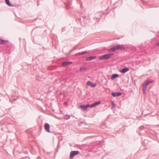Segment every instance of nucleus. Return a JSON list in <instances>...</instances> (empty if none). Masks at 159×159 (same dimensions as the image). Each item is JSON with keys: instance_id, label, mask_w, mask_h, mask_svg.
<instances>
[{"instance_id": "obj_4", "label": "nucleus", "mask_w": 159, "mask_h": 159, "mask_svg": "<svg viewBox=\"0 0 159 159\" xmlns=\"http://www.w3.org/2000/svg\"><path fill=\"white\" fill-rule=\"evenodd\" d=\"M50 126L49 125L48 123H45L44 125V129L48 133H51L50 130Z\"/></svg>"}, {"instance_id": "obj_1", "label": "nucleus", "mask_w": 159, "mask_h": 159, "mask_svg": "<svg viewBox=\"0 0 159 159\" xmlns=\"http://www.w3.org/2000/svg\"><path fill=\"white\" fill-rule=\"evenodd\" d=\"M114 55V53H110L108 54H105L103 56H100L99 59L100 60H104L109 59L112 56H113Z\"/></svg>"}, {"instance_id": "obj_7", "label": "nucleus", "mask_w": 159, "mask_h": 159, "mask_svg": "<svg viewBox=\"0 0 159 159\" xmlns=\"http://www.w3.org/2000/svg\"><path fill=\"white\" fill-rule=\"evenodd\" d=\"M113 97H116L120 96L122 94V93L120 92L112 93H111Z\"/></svg>"}, {"instance_id": "obj_25", "label": "nucleus", "mask_w": 159, "mask_h": 159, "mask_svg": "<svg viewBox=\"0 0 159 159\" xmlns=\"http://www.w3.org/2000/svg\"><path fill=\"white\" fill-rule=\"evenodd\" d=\"M143 112H143H143H142V113H143Z\"/></svg>"}, {"instance_id": "obj_9", "label": "nucleus", "mask_w": 159, "mask_h": 159, "mask_svg": "<svg viewBox=\"0 0 159 159\" xmlns=\"http://www.w3.org/2000/svg\"><path fill=\"white\" fill-rule=\"evenodd\" d=\"M101 103V101L97 102L94 103H93L91 105H90V107H91V108L93 107H95V106H96V105L100 104Z\"/></svg>"}, {"instance_id": "obj_11", "label": "nucleus", "mask_w": 159, "mask_h": 159, "mask_svg": "<svg viewBox=\"0 0 159 159\" xmlns=\"http://www.w3.org/2000/svg\"><path fill=\"white\" fill-rule=\"evenodd\" d=\"M129 70L128 68H125L120 70V72L122 73H124Z\"/></svg>"}, {"instance_id": "obj_17", "label": "nucleus", "mask_w": 159, "mask_h": 159, "mask_svg": "<svg viewBox=\"0 0 159 159\" xmlns=\"http://www.w3.org/2000/svg\"><path fill=\"white\" fill-rule=\"evenodd\" d=\"M70 116L69 115H66L64 117V119L66 120H68L70 119Z\"/></svg>"}, {"instance_id": "obj_12", "label": "nucleus", "mask_w": 159, "mask_h": 159, "mask_svg": "<svg viewBox=\"0 0 159 159\" xmlns=\"http://www.w3.org/2000/svg\"><path fill=\"white\" fill-rule=\"evenodd\" d=\"M6 4L9 6L13 7V5L10 3L9 0H5Z\"/></svg>"}, {"instance_id": "obj_22", "label": "nucleus", "mask_w": 159, "mask_h": 159, "mask_svg": "<svg viewBox=\"0 0 159 159\" xmlns=\"http://www.w3.org/2000/svg\"><path fill=\"white\" fill-rule=\"evenodd\" d=\"M37 159H41V158H40V157H38L37 158Z\"/></svg>"}, {"instance_id": "obj_18", "label": "nucleus", "mask_w": 159, "mask_h": 159, "mask_svg": "<svg viewBox=\"0 0 159 159\" xmlns=\"http://www.w3.org/2000/svg\"><path fill=\"white\" fill-rule=\"evenodd\" d=\"M86 52H87L86 51H84V52H83L81 53L79 52V53H78V54L80 55H83L85 54Z\"/></svg>"}, {"instance_id": "obj_2", "label": "nucleus", "mask_w": 159, "mask_h": 159, "mask_svg": "<svg viewBox=\"0 0 159 159\" xmlns=\"http://www.w3.org/2000/svg\"><path fill=\"white\" fill-rule=\"evenodd\" d=\"M122 48L119 45H117L112 48L110 49L109 50L108 52H111L115 51L117 50H122Z\"/></svg>"}, {"instance_id": "obj_19", "label": "nucleus", "mask_w": 159, "mask_h": 159, "mask_svg": "<svg viewBox=\"0 0 159 159\" xmlns=\"http://www.w3.org/2000/svg\"><path fill=\"white\" fill-rule=\"evenodd\" d=\"M111 102L112 103L111 108H115V103H114V102H113V101H111Z\"/></svg>"}, {"instance_id": "obj_5", "label": "nucleus", "mask_w": 159, "mask_h": 159, "mask_svg": "<svg viewBox=\"0 0 159 159\" xmlns=\"http://www.w3.org/2000/svg\"><path fill=\"white\" fill-rule=\"evenodd\" d=\"M80 108H82L83 110L84 111L89 107H90V105L88 104L85 105H81L80 106Z\"/></svg>"}, {"instance_id": "obj_6", "label": "nucleus", "mask_w": 159, "mask_h": 159, "mask_svg": "<svg viewBox=\"0 0 159 159\" xmlns=\"http://www.w3.org/2000/svg\"><path fill=\"white\" fill-rule=\"evenodd\" d=\"M87 85H90L92 87H95L96 85V84H93L92 82L90 81H88L87 82Z\"/></svg>"}, {"instance_id": "obj_3", "label": "nucleus", "mask_w": 159, "mask_h": 159, "mask_svg": "<svg viewBox=\"0 0 159 159\" xmlns=\"http://www.w3.org/2000/svg\"><path fill=\"white\" fill-rule=\"evenodd\" d=\"M79 153L78 151H72L70 154V158L72 159L75 155H77Z\"/></svg>"}, {"instance_id": "obj_23", "label": "nucleus", "mask_w": 159, "mask_h": 159, "mask_svg": "<svg viewBox=\"0 0 159 159\" xmlns=\"http://www.w3.org/2000/svg\"><path fill=\"white\" fill-rule=\"evenodd\" d=\"M83 18L84 19H85L86 18V16H83Z\"/></svg>"}, {"instance_id": "obj_10", "label": "nucleus", "mask_w": 159, "mask_h": 159, "mask_svg": "<svg viewBox=\"0 0 159 159\" xmlns=\"http://www.w3.org/2000/svg\"><path fill=\"white\" fill-rule=\"evenodd\" d=\"M96 58V57L95 56H90L89 57H87L86 58V61H89L91 60H92L93 59H95Z\"/></svg>"}, {"instance_id": "obj_15", "label": "nucleus", "mask_w": 159, "mask_h": 159, "mask_svg": "<svg viewBox=\"0 0 159 159\" xmlns=\"http://www.w3.org/2000/svg\"><path fill=\"white\" fill-rule=\"evenodd\" d=\"M152 82V81L147 80L145 82L144 84L147 86L150 83Z\"/></svg>"}, {"instance_id": "obj_8", "label": "nucleus", "mask_w": 159, "mask_h": 159, "mask_svg": "<svg viewBox=\"0 0 159 159\" xmlns=\"http://www.w3.org/2000/svg\"><path fill=\"white\" fill-rule=\"evenodd\" d=\"M72 63V62L69 61H64L62 63V66H66L69 64H71Z\"/></svg>"}, {"instance_id": "obj_16", "label": "nucleus", "mask_w": 159, "mask_h": 159, "mask_svg": "<svg viewBox=\"0 0 159 159\" xmlns=\"http://www.w3.org/2000/svg\"><path fill=\"white\" fill-rule=\"evenodd\" d=\"M147 85H145V84H143V90L144 93H145V91L146 89L147 88Z\"/></svg>"}, {"instance_id": "obj_20", "label": "nucleus", "mask_w": 159, "mask_h": 159, "mask_svg": "<svg viewBox=\"0 0 159 159\" xmlns=\"http://www.w3.org/2000/svg\"><path fill=\"white\" fill-rule=\"evenodd\" d=\"M86 68L84 66L81 67L80 68V70L81 71L84 70L86 69Z\"/></svg>"}, {"instance_id": "obj_21", "label": "nucleus", "mask_w": 159, "mask_h": 159, "mask_svg": "<svg viewBox=\"0 0 159 159\" xmlns=\"http://www.w3.org/2000/svg\"><path fill=\"white\" fill-rule=\"evenodd\" d=\"M157 46H159V41L157 43Z\"/></svg>"}, {"instance_id": "obj_14", "label": "nucleus", "mask_w": 159, "mask_h": 159, "mask_svg": "<svg viewBox=\"0 0 159 159\" xmlns=\"http://www.w3.org/2000/svg\"><path fill=\"white\" fill-rule=\"evenodd\" d=\"M8 42L7 40L0 39V44H3L4 43H7Z\"/></svg>"}, {"instance_id": "obj_24", "label": "nucleus", "mask_w": 159, "mask_h": 159, "mask_svg": "<svg viewBox=\"0 0 159 159\" xmlns=\"http://www.w3.org/2000/svg\"><path fill=\"white\" fill-rule=\"evenodd\" d=\"M62 31H63L64 30V29H63V28H62Z\"/></svg>"}, {"instance_id": "obj_13", "label": "nucleus", "mask_w": 159, "mask_h": 159, "mask_svg": "<svg viewBox=\"0 0 159 159\" xmlns=\"http://www.w3.org/2000/svg\"><path fill=\"white\" fill-rule=\"evenodd\" d=\"M119 77V75L117 74H114L113 75L111 76V79L112 80L115 79L116 78Z\"/></svg>"}]
</instances>
